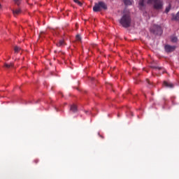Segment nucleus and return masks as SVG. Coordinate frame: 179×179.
I'll list each match as a JSON object with an SVG mask.
<instances>
[{
  "mask_svg": "<svg viewBox=\"0 0 179 179\" xmlns=\"http://www.w3.org/2000/svg\"><path fill=\"white\" fill-rule=\"evenodd\" d=\"M171 41H172V43H177V41H178V38H177L176 36H172Z\"/></svg>",
  "mask_w": 179,
  "mask_h": 179,
  "instance_id": "14",
  "label": "nucleus"
},
{
  "mask_svg": "<svg viewBox=\"0 0 179 179\" xmlns=\"http://www.w3.org/2000/svg\"><path fill=\"white\" fill-rule=\"evenodd\" d=\"M4 66H5V68H7V69H9L10 68H13L14 64H13V63H10V64H5Z\"/></svg>",
  "mask_w": 179,
  "mask_h": 179,
  "instance_id": "11",
  "label": "nucleus"
},
{
  "mask_svg": "<svg viewBox=\"0 0 179 179\" xmlns=\"http://www.w3.org/2000/svg\"><path fill=\"white\" fill-rule=\"evenodd\" d=\"M74 2L76 3H78V5H79V6H82V2L79 1V0H74Z\"/></svg>",
  "mask_w": 179,
  "mask_h": 179,
  "instance_id": "19",
  "label": "nucleus"
},
{
  "mask_svg": "<svg viewBox=\"0 0 179 179\" xmlns=\"http://www.w3.org/2000/svg\"><path fill=\"white\" fill-rule=\"evenodd\" d=\"M20 48L17 47V46H15V48H14V51L15 52H19V51H20Z\"/></svg>",
  "mask_w": 179,
  "mask_h": 179,
  "instance_id": "17",
  "label": "nucleus"
},
{
  "mask_svg": "<svg viewBox=\"0 0 179 179\" xmlns=\"http://www.w3.org/2000/svg\"><path fill=\"white\" fill-rule=\"evenodd\" d=\"M171 9V6L169 5L168 7L166 8V10H165L166 13H169Z\"/></svg>",
  "mask_w": 179,
  "mask_h": 179,
  "instance_id": "16",
  "label": "nucleus"
},
{
  "mask_svg": "<svg viewBox=\"0 0 179 179\" xmlns=\"http://www.w3.org/2000/svg\"><path fill=\"white\" fill-rule=\"evenodd\" d=\"M99 135L100 137L102 138V139H103V138H104V137H103V136L100 135V134H99Z\"/></svg>",
  "mask_w": 179,
  "mask_h": 179,
  "instance_id": "22",
  "label": "nucleus"
},
{
  "mask_svg": "<svg viewBox=\"0 0 179 179\" xmlns=\"http://www.w3.org/2000/svg\"><path fill=\"white\" fill-rule=\"evenodd\" d=\"M101 9H104V10L107 9V5H106V3L103 1H99V3H96L94 4V6L93 7L94 12H100Z\"/></svg>",
  "mask_w": 179,
  "mask_h": 179,
  "instance_id": "3",
  "label": "nucleus"
},
{
  "mask_svg": "<svg viewBox=\"0 0 179 179\" xmlns=\"http://www.w3.org/2000/svg\"><path fill=\"white\" fill-rule=\"evenodd\" d=\"M147 3H152L155 9H163V0H148Z\"/></svg>",
  "mask_w": 179,
  "mask_h": 179,
  "instance_id": "2",
  "label": "nucleus"
},
{
  "mask_svg": "<svg viewBox=\"0 0 179 179\" xmlns=\"http://www.w3.org/2000/svg\"><path fill=\"white\" fill-rule=\"evenodd\" d=\"M76 38L77 41H82V37L79 34L76 35Z\"/></svg>",
  "mask_w": 179,
  "mask_h": 179,
  "instance_id": "15",
  "label": "nucleus"
},
{
  "mask_svg": "<svg viewBox=\"0 0 179 179\" xmlns=\"http://www.w3.org/2000/svg\"><path fill=\"white\" fill-rule=\"evenodd\" d=\"M172 19L173 20H179V11L176 15H172Z\"/></svg>",
  "mask_w": 179,
  "mask_h": 179,
  "instance_id": "10",
  "label": "nucleus"
},
{
  "mask_svg": "<svg viewBox=\"0 0 179 179\" xmlns=\"http://www.w3.org/2000/svg\"><path fill=\"white\" fill-rule=\"evenodd\" d=\"M124 5H132L131 0H123Z\"/></svg>",
  "mask_w": 179,
  "mask_h": 179,
  "instance_id": "12",
  "label": "nucleus"
},
{
  "mask_svg": "<svg viewBox=\"0 0 179 179\" xmlns=\"http://www.w3.org/2000/svg\"><path fill=\"white\" fill-rule=\"evenodd\" d=\"M150 31L154 34H157L158 36H161L162 33H163L162 27L159 25H153V27L150 29Z\"/></svg>",
  "mask_w": 179,
  "mask_h": 179,
  "instance_id": "4",
  "label": "nucleus"
},
{
  "mask_svg": "<svg viewBox=\"0 0 179 179\" xmlns=\"http://www.w3.org/2000/svg\"><path fill=\"white\" fill-rule=\"evenodd\" d=\"M0 6H1V4H0Z\"/></svg>",
  "mask_w": 179,
  "mask_h": 179,
  "instance_id": "23",
  "label": "nucleus"
},
{
  "mask_svg": "<svg viewBox=\"0 0 179 179\" xmlns=\"http://www.w3.org/2000/svg\"><path fill=\"white\" fill-rule=\"evenodd\" d=\"M146 82H147V83H148V85H152V83H150L149 79H146Z\"/></svg>",
  "mask_w": 179,
  "mask_h": 179,
  "instance_id": "21",
  "label": "nucleus"
},
{
  "mask_svg": "<svg viewBox=\"0 0 179 179\" xmlns=\"http://www.w3.org/2000/svg\"><path fill=\"white\" fill-rule=\"evenodd\" d=\"M164 86H165V87H169V88H173L174 87V85H173L172 83H169V82H166V81H164V84H163Z\"/></svg>",
  "mask_w": 179,
  "mask_h": 179,
  "instance_id": "6",
  "label": "nucleus"
},
{
  "mask_svg": "<svg viewBox=\"0 0 179 179\" xmlns=\"http://www.w3.org/2000/svg\"><path fill=\"white\" fill-rule=\"evenodd\" d=\"M64 41L61 40L59 41V42L58 43H57V47H62V45H64Z\"/></svg>",
  "mask_w": 179,
  "mask_h": 179,
  "instance_id": "13",
  "label": "nucleus"
},
{
  "mask_svg": "<svg viewBox=\"0 0 179 179\" xmlns=\"http://www.w3.org/2000/svg\"><path fill=\"white\" fill-rule=\"evenodd\" d=\"M13 13L14 16H17V15H20V13H22V10H20V8L13 10Z\"/></svg>",
  "mask_w": 179,
  "mask_h": 179,
  "instance_id": "8",
  "label": "nucleus"
},
{
  "mask_svg": "<svg viewBox=\"0 0 179 179\" xmlns=\"http://www.w3.org/2000/svg\"><path fill=\"white\" fill-rule=\"evenodd\" d=\"M131 16L129 14H124L122 15V18L120 20V23L125 29L131 27Z\"/></svg>",
  "mask_w": 179,
  "mask_h": 179,
  "instance_id": "1",
  "label": "nucleus"
},
{
  "mask_svg": "<svg viewBox=\"0 0 179 179\" xmlns=\"http://www.w3.org/2000/svg\"><path fill=\"white\" fill-rule=\"evenodd\" d=\"M13 1L15 5H17V6L20 5V2H22V0H13Z\"/></svg>",
  "mask_w": 179,
  "mask_h": 179,
  "instance_id": "18",
  "label": "nucleus"
},
{
  "mask_svg": "<svg viewBox=\"0 0 179 179\" xmlns=\"http://www.w3.org/2000/svg\"><path fill=\"white\" fill-rule=\"evenodd\" d=\"M153 69H158L159 71L162 70V67L152 66Z\"/></svg>",
  "mask_w": 179,
  "mask_h": 179,
  "instance_id": "20",
  "label": "nucleus"
},
{
  "mask_svg": "<svg viewBox=\"0 0 179 179\" xmlns=\"http://www.w3.org/2000/svg\"><path fill=\"white\" fill-rule=\"evenodd\" d=\"M70 111L72 113H77L78 112V107L76 105H72L70 108Z\"/></svg>",
  "mask_w": 179,
  "mask_h": 179,
  "instance_id": "9",
  "label": "nucleus"
},
{
  "mask_svg": "<svg viewBox=\"0 0 179 179\" xmlns=\"http://www.w3.org/2000/svg\"><path fill=\"white\" fill-rule=\"evenodd\" d=\"M164 50L166 52H173L176 50V46H171L170 45H166L164 46Z\"/></svg>",
  "mask_w": 179,
  "mask_h": 179,
  "instance_id": "5",
  "label": "nucleus"
},
{
  "mask_svg": "<svg viewBox=\"0 0 179 179\" xmlns=\"http://www.w3.org/2000/svg\"><path fill=\"white\" fill-rule=\"evenodd\" d=\"M138 6L140 9H144L145 8V0H140L138 2Z\"/></svg>",
  "mask_w": 179,
  "mask_h": 179,
  "instance_id": "7",
  "label": "nucleus"
}]
</instances>
